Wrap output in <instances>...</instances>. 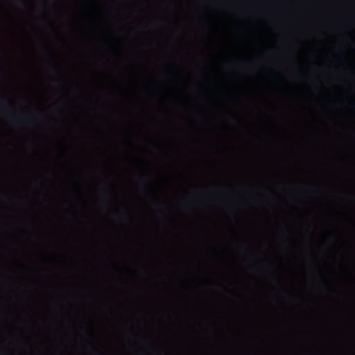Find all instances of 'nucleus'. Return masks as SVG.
I'll return each mask as SVG.
<instances>
[{
	"instance_id": "1",
	"label": "nucleus",
	"mask_w": 355,
	"mask_h": 355,
	"mask_svg": "<svg viewBox=\"0 0 355 355\" xmlns=\"http://www.w3.org/2000/svg\"><path fill=\"white\" fill-rule=\"evenodd\" d=\"M53 69L55 70V71L57 73H60V69L58 68V67L55 64L53 65Z\"/></svg>"
},
{
	"instance_id": "2",
	"label": "nucleus",
	"mask_w": 355,
	"mask_h": 355,
	"mask_svg": "<svg viewBox=\"0 0 355 355\" xmlns=\"http://www.w3.org/2000/svg\"><path fill=\"white\" fill-rule=\"evenodd\" d=\"M21 3L24 6H26V2L25 0H21Z\"/></svg>"
},
{
	"instance_id": "3",
	"label": "nucleus",
	"mask_w": 355,
	"mask_h": 355,
	"mask_svg": "<svg viewBox=\"0 0 355 355\" xmlns=\"http://www.w3.org/2000/svg\"><path fill=\"white\" fill-rule=\"evenodd\" d=\"M320 279H322V281L324 282V279L322 277V276L320 275Z\"/></svg>"
}]
</instances>
